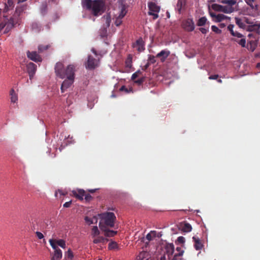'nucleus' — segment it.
<instances>
[{
	"instance_id": "1",
	"label": "nucleus",
	"mask_w": 260,
	"mask_h": 260,
	"mask_svg": "<svg viewBox=\"0 0 260 260\" xmlns=\"http://www.w3.org/2000/svg\"><path fill=\"white\" fill-rule=\"evenodd\" d=\"M75 67L73 64H70L66 68L62 63L58 62L55 66L56 75L61 79L66 78L61 86V92L71 86L75 79Z\"/></svg>"
},
{
	"instance_id": "2",
	"label": "nucleus",
	"mask_w": 260,
	"mask_h": 260,
	"mask_svg": "<svg viewBox=\"0 0 260 260\" xmlns=\"http://www.w3.org/2000/svg\"><path fill=\"white\" fill-rule=\"evenodd\" d=\"M245 22L249 24V25L247 26L245 25V30L248 32L247 35L248 39L247 40L246 47L248 50L252 52L255 50L257 46V42L258 38V30L260 28V24L253 23H249L247 21V19L245 17Z\"/></svg>"
},
{
	"instance_id": "3",
	"label": "nucleus",
	"mask_w": 260,
	"mask_h": 260,
	"mask_svg": "<svg viewBox=\"0 0 260 260\" xmlns=\"http://www.w3.org/2000/svg\"><path fill=\"white\" fill-rule=\"evenodd\" d=\"M83 7L92 15L97 17L105 11V0H84Z\"/></svg>"
},
{
	"instance_id": "4",
	"label": "nucleus",
	"mask_w": 260,
	"mask_h": 260,
	"mask_svg": "<svg viewBox=\"0 0 260 260\" xmlns=\"http://www.w3.org/2000/svg\"><path fill=\"white\" fill-rule=\"evenodd\" d=\"M100 221L99 227L101 228L102 226L105 228H113L114 226L116 216L112 212H105L99 215Z\"/></svg>"
},
{
	"instance_id": "5",
	"label": "nucleus",
	"mask_w": 260,
	"mask_h": 260,
	"mask_svg": "<svg viewBox=\"0 0 260 260\" xmlns=\"http://www.w3.org/2000/svg\"><path fill=\"white\" fill-rule=\"evenodd\" d=\"M148 6L149 8L148 15L153 16L154 19H157L158 17L157 13L160 11V7L153 2L149 3Z\"/></svg>"
},
{
	"instance_id": "6",
	"label": "nucleus",
	"mask_w": 260,
	"mask_h": 260,
	"mask_svg": "<svg viewBox=\"0 0 260 260\" xmlns=\"http://www.w3.org/2000/svg\"><path fill=\"white\" fill-rule=\"evenodd\" d=\"M99 60L95 59L91 55H88L87 61L85 63V67L87 69L93 70L99 66Z\"/></svg>"
},
{
	"instance_id": "7",
	"label": "nucleus",
	"mask_w": 260,
	"mask_h": 260,
	"mask_svg": "<svg viewBox=\"0 0 260 260\" xmlns=\"http://www.w3.org/2000/svg\"><path fill=\"white\" fill-rule=\"evenodd\" d=\"M183 27L188 31H192L194 29V24L193 19L187 18L182 23Z\"/></svg>"
},
{
	"instance_id": "8",
	"label": "nucleus",
	"mask_w": 260,
	"mask_h": 260,
	"mask_svg": "<svg viewBox=\"0 0 260 260\" xmlns=\"http://www.w3.org/2000/svg\"><path fill=\"white\" fill-rule=\"evenodd\" d=\"M37 66L33 62H29L26 66L27 72L29 75V79L31 80L37 71Z\"/></svg>"
},
{
	"instance_id": "9",
	"label": "nucleus",
	"mask_w": 260,
	"mask_h": 260,
	"mask_svg": "<svg viewBox=\"0 0 260 260\" xmlns=\"http://www.w3.org/2000/svg\"><path fill=\"white\" fill-rule=\"evenodd\" d=\"M133 47L136 48L138 52H141L145 50V43L142 38H139L133 44Z\"/></svg>"
},
{
	"instance_id": "10",
	"label": "nucleus",
	"mask_w": 260,
	"mask_h": 260,
	"mask_svg": "<svg viewBox=\"0 0 260 260\" xmlns=\"http://www.w3.org/2000/svg\"><path fill=\"white\" fill-rule=\"evenodd\" d=\"M209 13L210 16L213 18V20L215 22H220L228 18V17L223 14H219L216 15L215 13L211 11L210 10L209 11Z\"/></svg>"
},
{
	"instance_id": "11",
	"label": "nucleus",
	"mask_w": 260,
	"mask_h": 260,
	"mask_svg": "<svg viewBox=\"0 0 260 260\" xmlns=\"http://www.w3.org/2000/svg\"><path fill=\"white\" fill-rule=\"evenodd\" d=\"M27 57L31 60L35 62H41L42 61L41 57L36 51L27 52Z\"/></svg>"
},
{
	"instance_id": "12",
	"label": "nucleus",
	"mask_w": 260,
	"mask_h": 260,
	"mask_svg": "<svg viewBox=\"0 0 260 260\" xmlns=\"http://www.w3.org/2000/svg\"><path fill=\"white\" fill-rule=\"evenodd\" d=\"M170 54V51L166 49L162 50L159 53L157 54L156 57L160 58L161 62H164Z\"/></svg>"
},
{
	"instance_id": "13",
	"label": "nucleus",
	"mask_w": 260,
	"mask_h": 260,
	"mask_svg": "<svg viewBox=\"0 0 260 260\" xmlns=\"http://www.w3.org/2000/svg\"><path fill=\"white\" fill-rule=\"evenodd\" d=\"M109 228H105L103 226H102L100 229L104 232V235L107 237H114L117 233V231L110 230H109Z\"/></svg>"
},
{
	"instance_id": "14",
	"label": "nucleus",
	"mask_w": 260,
	"mask_h": 260,
	"mask_svg": "<svg viewBox=\"0 0 260 260\" xmlns=\"http://www.w3.org/2000/svg\"><path fill=\"white\" fill-rule=\"evenodd\" d=\"M73 195L79 200L82 201L85 196V191L83 189L72 191Z\"/></svg>"
},
{
	"instance_id": "15",
	"label": "nucleus",
	"mask_w": 260,
	"mask_h": 260,
	"mask_svg": "<svg viewBox=\"0 0 260 260\" xmlns=\"http://www.w3.org/2000/svg\"><path fill=\"white\" fill-rule=\"evenodd\" d=\"M186 4V0H178L176 5V10L179 14L181 13L182 9H184Z\"/></svg>"
},
{
	"instance_id": "16",
	"label": "nucleus",
	"mask_w": 260,
	"mask_h": 260,
	"mask_svg": "<svg viewBox=\"0 0 260 260\" xmlns=\"http://www.w3.org/2000/svg\"><path fill=\"white\" fill-rule=\"evenodd\" d=\"M108 241V239L103 237L97 236L95 237H94V239L93 240V242L94 244H99L101 243L103 244H106Z\"/></svg>"
},
{
	"instance_id": "17",
	"label": "nucleus",
	"mask_w": 260,
	"mask_h": 260,
	"mask_svg": "<svg viewBox=\"0 0 260 260\" xmlns=\"http://www.w3.org/2000/svg\"><path fill=\"white\" fill-rule=\"evenodd\" d=\"M10 100L11 103H17L18 101V95L14 89L12 88L10 91Z\"/></svg>"
},
{
	"instance_id": "18",
	"label": "nucleus",
	"mask_w": 260,
	"mask_h": 260,
	"mask_svg": "<svg viewBox=\"0 0 260 260\" xmlns=\"http://www.w3.org/2000/svg\"><path fill=\"white\" fill-rule=\"evenodd\" d=\"M149 258V253L147 251H142L137 256V260H148Z\"/></svg>"
},
{
	"instance_id": "19",
	"label": "nucleus",
	"mask_w": 260,
	"mask_h": 260,
	"mask_svg": "<svg viewBox=\"0 0 260 260\" xmlns=\"http://www.w3.org/2000/svg\"><path fill=\"white\" fill-rule=\"evenodd\" d=\"M192 239L193 241L194 242V247L195 249L197 250L201 249L203 247V244L201 242L200 239L195 237H193Z\"/></svg>"
},
{
	"instance_id": "20",
	"label": "nucleus",
	"mask_w": 260,
	"mask_h": 260,
	"mask_svg": "<svg viewBox=\"0 0 260 260\" xmlns=\"http://www.w3.org/2000/svg\"><path fill=\"white\" fill-rule=\"evenodd\" d=\"M62 257V251L59 249L54 251V254L51 260H59Z\"/></svg>"
},
{
	"instance_id": "21",
	"label": "nucleus",
	"mask_w": 260,
	"mask_h": 260,
	"mask_svg": "<svg viewBox=\"0 0 260 260\" xmlns=\"http://www.w3.org/2000/svg\"><path fill=\"white\" fill-rule=\"evenodd\" d=\"M14 7L13 2L12 0H8L7 3L5 4L4 13L7 12L9 10L12 9Z\"/></svg>"
},
{
	"instance_id": "22",
	"label": "nucleus",
	"mask_w": 260,
	"mask_h": 260,
	"mask_svg": "<svg viewBox=\"0 0 260 260\" xmlns=\"http://www.w3.org/2000/svg\"><path fill=\"white\" fill-rule=\"evenodd\" d=\"M248 5H249L250 8L254 10H257V4L255 1V0H245Z\"/></svg>"
},
{
	"instance_id": "23",
	"label": "nucleus",
	"mask_w": 260,
	"mask_h": 260,
	"mask_svg": "<svg viewBox=\"0 0 260 260\" xmlns=\"http://www.w3.org/2000/svg\"><path fill=\"white\" fill-rule=\"evenodd\" d=\"M219 3L228 4L230 6H233L237 3V0H218Z\"/></svg>"
},
{
	"instance_id": "24",
	"label": "nucleus",
	"mask_w": 260,
	"mask_h": 260,
	"mask_svg": "<svg viewBox=\"0 0 260 260\" xmlns=\"http://www.w3.org/2000/svg\"><path fill=\"white\" fill-rule=\"evenodd\" d=\"M156 233L155 231H151L146 236V239L148 241H150L156 237Z\"/></svg>"
},
{
	"instance_id": "25",
	"label": "nucleus",
	"mask_w": 260,
	"mask_h": 260,
	"mask_svg": "<svg viewBox=\"0 0 260 260\" xmlns=\"http://www.w3.org/2000/svg\"><path fill=\"white\" fill-rule=\"evenodd\" d=\"M167 252L168 253V256L170 254L172 255L174 251V247L173 244H169L166 247Z\"/></svg>"
},
{
	"instance_id": "26",
	"label": "nucleus",
	"mask_w": 260,
	"mask_h": 260,
	"mask_svg": "<svg viewBox=\"0 0 260 260\" xmlns=\"http://www.w3.org/2000/svg\"><path fill=\"white\" fill-rule=\"evenodd\" d=\"M182 230L183 232H189L191 231L192 227L189 223H185L182 227Z\"/></svg>"
},
{
	"instance_id": "27",
	"label": "nucleus",
	"mask_w": 260,
	"mask_h": 260,
	"mask_svg": "<svg viewBox=\"0 0 260 260\" xmlns=\"http://www.w3.org/2000/svg\"><path fill=\"white\" fill-rule=\"evenodd\" d=\"M211 8L217 12H221L222 9L223 8V6L217 4H213L211 6Z\"/></svg>"
},
{
	"instance_id": "28",
	"label": "nucleus",
	"mask_w": 260,
	"mask_h": 260,
	"mask_svg": "<svg viewBox=\"0 0 260 260\" xmlns=\"http://www.w3.org/2000/svg\"><path fill=\"white\" fill-rule=\"evenodd\" d=\"M47 5L46 3L43 4L40 8V12L42 15H45L47 13Z\"/></svg>"
},
{
	"instance_id": "29",
	"label": "nucleus",
	"mask_w": 260,
	"mask_h": 260,
	"mask_svg": "<svg viewBox=\"0 0 260 260\" xmlns=\"http://www.w3.org/2000/svg\"><path fill=\"white\" fill-rule=\"evenodd\" d=\"M207 19L205 17L200 18L197 22V25L199 26H204L207 22Z\"/></svg>"
},
{
	"instance_id": "30",
	"label": "nucleus",
	"mask_w": 260,
	"mask_h": 260,
	"mask_svg": "<svg viewBox=\"0 0 260 260\" xmlns=\"http://www.w3.org/2000/svg\"><path fill=\"white\" fill-rule=\"evenodd\" d=\"M100 231L99 230L98 227L96 226H94L92 229V233L91 235L92 238L95 237L97 236L100 235Z\"/></svg>"
},
{
	"instance_id": "31",
	"label": "nucleus",
	"mask_w": 260,
	"mask_h": 260,
	"mask_svg": "<svg viewBox=\"0 0 260 260\" xmlns=\"http://www.w3.org/2000/svg\"><path fill=\"white\" fill-rule=\"evenodd\" d=\"M103 19L105 21L107 27H109L111 23V17L109 15H105L103 16Z\"/></svg>"
},
{
	"instance_id": "32",
	"label": "nucleus",
	"mask_w": 260,
	"mask_h": 260,
	"mask_svg": "<svg viewBox=\"0 0 260 260\" xmlns=\"http://www.w3.org/2000/svg\"><path fill=\"white\" fill-rule=\"evenodd\" d=\"M108 248L110 250L117 249L118 248V244L115 241H111L109 244Z\"/></svg>"
},
{
	"instance_id": "33",
	"label": "nucleus",
	"mask_w": 260,
	"mask_h": 260,
	"mask_svg": "<svg viewBox=\"0 0 260 260\" xmlns=\"http://www.w3.org/2000/svg\"><path fill=\"white\" fill-rule=\"evenodd\" d=\"M31 28L36 31H39L41 29V26L37 22H33L31 24Z\"/></svg>"
},
{
	"instance_id": "34",
	"label": "nucleus",
	"mask_w": 260,
	"mask_h": 260,
	"mask_svg": "<svg viewBox=\"0 0 260 260\" xmlns=\"http://www.w3.org/2000/svg\"><path fill=\"white\" fill-rule=\"evenodd\" d=\"M132 57H131V55H129L125 62V66L127 68H131L132 67Z\"/></svg>"
},
{
	"instance_id": "35",
	"label": "nucleus",
	"mask_w": 260,
	"mask_h": 260,
	"mask_svg": "<svg viewBox=\"0 0 260 260\" xmlns=\"http://www.w3.org/2000/svg\"><path fill=\"white\" fill-rule=\"evenodd\" d=\"M184 251H180L177 253H175L172 260H181L180 257L183 255Z\"/></svg>"
},
{
	"instance_id": "36",
	"label": "nucleus",
	"mask_w": 260,
	"mask_h": 260,
	"mask_svg": "<svg viewBox=\"0 0 260 260\" xmlns=\"http://www.w3.org/2000/svg\"><path fill=\"white\" fill-rule=\"evenodd\" d=\"M49 243L51 245V247L53 249H54L55 250L59 249L58 247L56 245V240L53 239H50L49 240Z\"/></svg>"
},
{
	"instance_id": "37",
	"label": "nucleus",
	"mask_w": 260,
	"mask_h": 260,
	"mask_svg": "<svg viewBox=\"0 0 260 260\" xmlns=\"http://www.w3.org/2000/svg\"><path fill=\"white\" fill-rule=\"evenodd\" d=\"M221 12L225 13H231L233 12V9L230 7L223 6V8L222 9Z\"/></svg>"
},
{
	"instance_id": "38",
	"label": "nucleus",
	"mask_w": 260,
	"mask_h": 260,
	"mask_svg": "<svg viewBox=\"0 0 260 260\" xmlns=\"http://www.w3.org/2000/svg\"><path fill=\"white\" fill-rule=\"evenodd\" d=\"M56 243L58 245L60 246L61 248H66V242H65L64 240H62V239L56 240Z\"/></svg>"
},
{
	"instance_id": "39",
	"label": "nucleus",
	"mask_w": 260,
	"mask_h": 260,
	"mask_svg": "<svg viewBox=\"0 0 260 260\" xmlns=\"http://www.w3.org/2000/svg\"><path fill=\"white\" fill-rule=\"evenodd\" d=\"M50 47V45H39L38 46V50L40 53L42 52L43 51L48 49Z\"/></svg>"
},
{
	"instance_id": "40",
	"label": "nucleus",
	"mask_w": 260,
	"mask_h": 260,
	"mask_svg": "<svg viewBox=\"0 0 260 260\" xmlns=\"http://www.w3.org/2000/svg\"><path fill=\"white\" fill-rule=\"evenodd\" d=\"M66 256L68 260H72L74 257V254L72 250L69 249L66 253Z\"/></svg>"
},
{
	"instance_id": "41",
	"label": "nucleus",
	"mask_w": 260,
	"mask_h": 260,
	"mask_svg": "<svg viewBox=\"0 0 260 260\" xmlns=\"http://www.w3.org/2000/svg\"><path fill=\"white\" fill-rule=\"evenodd\" d=\"M142 72L140 71H137L135 73H134L132 76V80L133 81L136 80V78L141 75Z\"/></svg>"
},
{
	"instance_id": "42",
	"label": "nucleus",
	"mask_w": 260,
	"mask_h": 260,
	"mask_svg": "<svg viewBox=\"0 0 260 260\" xmlns=\"http://www.w3.org/2000/svg\"><path fill=\"white\" fill-rule=\"evenodd\" d=\"M236 23L240 28H244V23L242 19L236 18Z\"/></svg>"
},
{
	"instance_id": "43",
	"label": "nucleus",
	"mask_w": 260,
	"mask_h": 260,
	"mask_svg": "<svg viewBox=\"0 0 260 260\" xmlns=\"http://www.w3.org/2000/svg\"><path fill=\"white\" fill-rule=\"evenodd\" d=\"M93 219H94L96 220V222L97 221V219L95 217H93V219L90 218L88 217V216H86L85 217V220L87 223L88 224H91L93 223Z\"/></svg>"
},
{
	"instance_id": "44",
	"label": "nucleus",
	"mask_w": 260,
	"mask_h": 260,
	"mask_svg": "<svg viewBox=\"0 0 260 260\" xmlns=\"http://www.w3.org/2000/svg\"><path fill=\"white\" fill-rule=\"evenodd\" d=\"M145 77H142L140 78L138 80H135L134 82L138 85H140L143 84V83L145 81Z\"/></svg>"
},
{
	"instance_id": "45",
	"label": "nucleus",
	"mask_w": 260,
	"mask_h": 260,
	"mask_svg": "<svg viewBox=\"0 0 260 260\" xmlns=\"http://www.w3.org/2000/svg\"><path fill=\"white\" fill-rule=\"evenodd\" d=\"M211 29H212V30L214 32H215V33L217 34H220L221 33V30L220 29H219L217 26H216L215 25H212L211 26Z\"/></svg>"
},
{
	"instance_id": "46",
	"label": "nucleus",
	"mask_w": 260,
	"mask_h": 260,
	"mask_svg": "<svg viewBox=\"0 0 260 260\" xmlns=\"http://www.w3.org/2000/svg\"><path fill=\"white\" fill-rule=\"evenodd\" d=\"M148 62L151 63H154L156 62L155 57L153 55H149Z\"/></svg>"
},
{
	"instance_id": "47",
	"label": "nucleus",
	"mask_w": 260,
	"mask_h": 260,
	"mask_svg": "<svg viewBox=\"0 0 260 260\" xmlns=\"http://www.w3.org/2000/svg\"><path fill=\"white\" fill-rule=\"evenodd\" d=\"M58 193H59L61 196H65L67 194V192L66 191H64L62 190L58 189L57 191L55 192V197H57Z\"/></svg>"
},
{
	"instance_id": "48",
	"label": "nucleus",
	"mask_w": 260,
	"mask_h": 260,
	"mask_svg": "<svg viewBox=\"0 0 260 260\" xmlns=\"http://www.w3.org/2000/svg\"><path fill=\"white\" fill-rule=\"evenodd\" d=\"M234 26V25L230 24L228 27L229 30L230 31L232 36H234L235 35V31L233 30Z\"/></svg>"
},
{
	"instance_id": "49",
	"label": "nucleus",
	"mask_w": 260,
	"mask_h": 260,
	"mask_svg": "<svg viewBox=\"0 0 260 260\" xmlns=\"http://www.w3.org/2000/svg\"><path fill=\"white\" fill-rule=\"evenodd\" d=\"M84 197H85V200H86V202H90L92 199V197L89 194H85Z\"/></svg>"
},
{
	"instance_id": "50",
	"label": "nucleus",
	"mask_w": 260,
	"mask_h": 260,
	"mask_svg": "<svg viewBox=\"0 0 260 260\" xmlns=\"http://www.w3.org/2000/svg\"><path fill=\"white\" fill-rule=\"evenodd\" d=\"M177 241L181 244L185 242V238L182 236H180L177 238Z\"/></svg>"
},
{
	"instance_id": "51",
	"label": "nucleus",
	"mask_w": 260,
	"mask_h": 260,
	"mask_svg": "<svg viewBox=\"0 0 260 260\" xmlns=\"http://www.w3.org/2000/svg\"><path fill=\"white\" fill-rule=\"evenodd\" d=\"M125 14H126V11L125 10V9L122 8L121 10V13L119 16V17H120V18L122 19L125 16Z\"/></svg>"
},
{
	"instance_id": "52",
	"label": "nucleus",
	"mask_w": 260,
	"mask_h": 260,
	"mask_svg": "<svg viewBox=\"0 0 260 260\" xmlns=\"http://www.w3.org/2000/svg\"><path fill=\"white\" fill-rule=\"evenodd\" d=\"M219 77V75L216 74V75H211L209 77V79L210 80H216L218 79Z\"/></svg>"
},
{
	"instance_id": "53",
	"label": "nucleus",
	"mask_w": 260,
	"mask_h": 260,
	"mask_svg": "<svg viewBox=\"0 0 260 260\" xmlns=\"http://www.w3.org/2000/svg\"><path fill=\"white\" fill-rule=\"evenodd\" d=\"M37 236L39 239H42L44 238V236L42 233L39 232H37L36 233Z\"/></svg>"
},
{
	"instance_id": "54",
	"label": "nucleus",
	"mask_w": 260,
	"mask_h": 260,
	"mask_svg": "<svg viewBox=\"0 0 260 260\" xmlns=\"http://www.w3.org/2000/svg\"><path fill=\"white\" fill-rule=\"evenodd\" d=\"M200 31L203 34H206L208 31V29L201 27L199 28Z\"/></svg>"
},
{
	"instance_id": "55",
	"label": "nucleus",
	"mask_w": 260,
	"mask_h": 260,
	"mask_svg": "<svg viewBox=\"0 0 260 260\" xmlns=\"http://www.w3.org/2000/svg\"><path fill=\"white\" fill-rule=\"evenodd\" d=\"M22 11V9H21L17 8V9H16L15 13L14 16H18L20 15V13L21 12V11Z\"/></svg>"
},
{
	"instance_id": "56",
	"label": "nucleus",
	"mask_w": 260,
	"mask_h": 260,
	"mask_svg": "<svg viewBox=\"0 0 260 260\" xmlns=\"http://www.w3.org/2000/svg\"><path fill=\"white\" fill-rule=\"evenodd\" d=\"M121 19V18L119 17L118 19L116 20L115 23L116 26H119L121 24L122 22Z\"/></svg>"
},
{
	"instance_id": "57",
	"label": "nucleus",
	"mask_w": 260,
	"mask_h": 260,
	"mask_svg": "<svg viewBox=\"0 0 260 260\" xmlns=\"http://www.w3.org/2000/svg\"><path fill=\"white\" fill-rule=\"evenodd\" d=\"M71 204H72V201H70L69 202H66L63 204V207H65V208H68V207H70Z\"/></svg>"
},
{
	"instance_id": "58",
	"label": "nucleus",
	"mask_w": 260,
	"mask_h": 260,
	"mask_svg": "<svg viewBox=\"0 0 260 260\" xmlns=\"http://www.w3.org/2000/svg\"><path fill=\"white\" fill-rule=\"evenodd\" d=\"M120 91H124L126 93L128 92V90L127 88L125 86H122L120 88Z\"/></svg>"
},
{
	"instance_id": "59",
	"label": "nucleus",
	"mask_w": 260,
	"mask_h": 260,
	"mask_svg": "<svg viewBox=\"0 0 260 260\" xmlns=\"http://www.w3.org/2000/svg\"><path fill=\"white\" fill-rule=\"evenodd\" d=\"M150 64V62H147L145 65L142 67V70L143 71H146L149 67Z\"/></svg>"
},
{
	"instance_id": "60",
	"label": "nucleus",
	"mask_w": 260,
	"mask_h": 260,
	"mask_svg": "<svg viewBox=\"0 0 260 260\" xmlns=\"http://www.w3.org/2000/svg\"><path fill=\"white\" fill-rule=\"evenodd\" d=\"M235 35L234 36L235 37H237L238 38H242V35L237 31H235Z\"/></svg>"
},
{
	"instance_id": "61",
	"label": "nucleus",
	"mask_w": 260,
	"mask_h": 260,
	"mask_svg": "<svg viewBox=\"0 0 260 260\" xmlns=\"http://www.w3.org/2000/svg\"><path fill=\"white\" fill-rule=\"evenodd\" d=\"M239 44L242 47H244V39H241L239 42Z\"/></svg>"
},
{
	"instance_id": "62",
	"label": "nucleus",
	"mask_w": 260,
	"mask_h": 260,
	"mask_svg": "<svg viewBox=\"0 0 260 260\" xmlns=\"http://www.w3.org/2000/svg\"><path fill=\"white\" fill-rule=\"evenodd\" d=\"M157 260H167V258L165 256V255L161 256L159 258H158Z\"/></svg>"
},
{
	"instance_id": "63",
	"label": "nucleus",
	"mask_w": 260,
	"mask_h": 260,
	"mask_svg": "<svg viewBox=\"0 0 260 260\" xmlns=\"http://www.w3.org/2000/svg\"><path fill=\"white\" fill-rule=\"evenodd\" d=\"M176 250H177L178 252H180V251H184L182 249L181 247H177L176 248Z\"/></svg>"
},
{
	"instance_id": "64",
	"label": "nucleus",
	"mask_w": 260,
	"mask_h": 260,
	"mask_svg": "<svg viewBox=\"0 0 260 260\" xmlns=\"http://www.w3.org/2000/svg\"><path fill=\"white\" fill-rule=\"evenodd\" d=\"M225 26V25L224 23H221L219 24V27L221 28H223Z\"/></svg>"
}]
</instances>
